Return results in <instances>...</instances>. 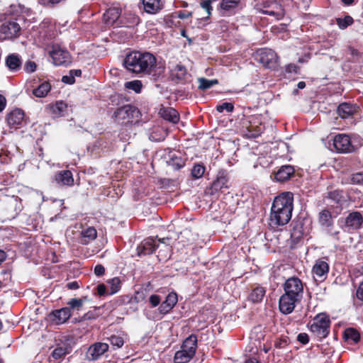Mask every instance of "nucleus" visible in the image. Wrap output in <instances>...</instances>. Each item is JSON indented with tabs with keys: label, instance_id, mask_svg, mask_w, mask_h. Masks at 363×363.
<instances>
[{
	"label": "nucleus",
	"instance_id": "1",
	"mask_svg": "<svg viewBox=\"0 0 363 363\" xmlns=\"http://www.w3.org/2000/svg\"><path fill=\"white\" fill-rule=\"evenodd\" d=\"M123 65L128 71L136 74L160 76L165 69L164 66L157 64L155 56L148 52H130L125 55Z\"/></svg>",
	"mask_w": 363,
	"mask_h": 363
},
{
	"label": "nucleus",
	"instance_id": "2",
	"mask_svg": "<svg viewBox=\"0 0 363 363\" xmlns=\"http://www.w3.org/2000/svg\"><path fill=\"white\" fill-rule=\"evenodd\" d=\"M284 294L279 297V308L282 314L291 313L303 296V283L296 277L288 278L282 285Z\"/></svg>",
	"mask_w": 363,
	"mask_h": 363
},
{
	"label": "nucleus",
	"instance_id": "3",
	"mask_svg": "<svg viewBox=\"0 0 363 363\" xmlns=\"http://www.w3.org/2000/svg\"><path fill=\"white\" fill-rule=\"evenodd\" d=\"M294 195L291 192L281 193L275 197L270 214L271 224L274 226H282L289 223L293 211Z\"/></svg>",
	"mask_w": 363,
	"mask_h": 363
},
{
	"label": "nucleus",
	"instance_id": "4",
	"mask_svg": "<svg viewBox=\"0 0 363 363\" xmlns=\"http://www.w3.org/2000/svg\"><path fill=\"white\" fill-rule=\"evenodd\" d=\"M0 208L9 217L14 218L23 209L22 200L18 196H10L0 190Z\"/></svg>",
	"mask_w": 363,
	"mask_h": 363
},
{
	"label": "nucleus",
	"instance_id": "5",
	"mask_svg": "<svg viewBox=\"0 0 363 363\" xmlns=\"http://www.w3.org/2000/svg\"><path fill=\"white\" fill-rule=\"evenodd\" d=\"M255 9L259 13L273 16L277 21L282 19L285 16L284 6L277 0H267L262 3H256Z\"/></svg>",
	"mask_w": 363,
	"mask_h": 363
},
{
	"label": "nucleus",
	"instance_id": "6",
	"mask_svg": "<svg viewBox=\"0 0 363 363\" xmlns=\"http://www.w3.org/2000/svg\"><path fill=\"white\" fill-rule=\"evenodd\" d=\"M264 126L257 117L251 116L242 119L241 130L243 135L247 138H255L259 136Z\"/></svg>",
	"mask_w": 363,
	"mask_h": 363
},
{
	"label": "nucleus",
	"instance_id": "7",
	"mask_svg": "<svg viewBox=\"0 0 363 363\" xmlns=\"http://www.w3.org/2000/svg\"><path fill=\"white\" fill-rule=\"evenodd\" d=\"M140 113L138 108L133 105L126 104L118 108L113 114L115 121L121 123H133L138 119Z\"/></svg>",
	"mask_w": 363,
	"mask_h": 363
},
{
	"label": "nucleus",
	"instance_id": "8",
	"mask_svg": "<svg viewBox=\"0 0 363 363\" xmlns=\"http://www.w3.org/2000/svg\"><path fill=\"white\" fill-rule=\"evenodd\" d=\"M330 328V320L325 313H319L314 318V322L310 325V330L320 339L325 338Z\"/></svg>",
	"mask_w": 363,
	"mask_h": 363
},
{
	"label": "nucleus",
	"instance_id": "9",
	"mask_svg": "<svg viewBox=\"0 0 363 363\" xmlns=\"http://www.w3.org/2000/svg\"><path fill=\"white\" fill-rule=\"evenodd\" d=\"M255 60L264 67L275 69L277 65V55L271 49L262 48L256 52Z\"/></svg>",
	"mask_w": 363,
	"mask_h": 363
},
{
	"label": "nucleus",
	"instance_id": "10",
	"mask_svg": "<svg viewBox=\"0 0 363 363\" xmlns=\"http://www.w3.org/2000/svg\"><path fill=\"white\" fill-rule=\"evenodd\" d=\"M229 178L226 170L221 169L218 172L216 179L213 182L209 187L205 190V194L210 196L216 195L223 189H228Z\"/></svg>",
	"mask_w": 363,
	"mask_h": 363
},
{
	"label": "nucleus",
	"instance_id": "11",
	"mask_svg": "<svg viewBox=\"0 0 363 363\" xmlns=\"http://www.w3.org/2000/svg\"><path fill=\"white\" fill-rule=\"evenodd\" d=\"M333 147L338 153H350L357 150L348 135L340 133L334 137Z\"/></svg>",
	"mask_w": 363,
	"mask_h": 363
},
{
	"label": "nucleus",
	"instance_id": "12",
	"mask_svg": "<svg viewBox=\"0 0 363 363\" xmlns=\"http://www.w3.org/2000/svg\"><path fill=\"white\" fill-rule=\"evenodd\" d=\"M21 33V26L16 21H6L0 25V38L8 40L17 38Z\"/></svg>",
	"mask_w": 363,
	"mask_h": 363
},
{
	"label": "nucleus",
	"instance_id": "13",
	"mask_svg": "<svg viewBox=\"0 0 363 363\" xmlns=\"http://www.w3.org/2000/svg\"><path fill=\"white\" fill-rule=\"evenodd\" d=\"M6 122L10 128H21L26 124L24 111L18 108L12 110L6 116Z\"/></svg>",
	"mask_w": 363,
	"mask_h": 363
},
{
	"label": "nucleus",
	"instance_id": "14",
	"mask_svg": "<svg viewBox=\"0 0 363 363\" xmlns=\"http://www.w3.org/2000/svg\"><path fill=\"white\" fill-rule=\"evenodd\" d=\"M72 312L69 308L63 307L60 309H55L50 312L48 315L49 321L56 325H62L67 323L72 317Z\"/></svg>",
	"mask_w": 363,
	"mask_h": 363
},
{
	"label": "nucleus",
	"instance_id": "15",
	"mask_svg": "<svg viewBox=\"0 0 363 363\" xmlns=\"http://www.w3.org/2000/svg\"><path fill=\"white\" fill-rule=\"evenodd\" d=\"M50 53L52 62L56 66H67L71 63L69 52L62 50L59 45H54Z\"/></svg>",
	"mask_w": 363,
	"mask_h": 363
},
{
	"label": "nucleus",
	"instance_id": "16",
	"mask_svg": "<svg viewBox=\"0 0 363 363\" xmlns=\"http://www.w3.org/2000/svg\"><path fill=\"white\" fill-rule=\"evenodd\" d=\"M291 239L293 243H298L304 235L308 234L307 228L305 227L304 219L298 218L296 220H293L291 224Z\"/></svg>",
	"mask_w": 363,
	"mask_h": 363
},
{
	"label": "nucleus",
	"instance_id": "17",
	"mask_svg": "<svg viewBox=\"0 0 363 363\" xmlns=\"http://www.w3.org/2000/svg\"><path fill=\"white\" fill-rule=\"evenodd\" d=\"M192 12L186 10H179L172 13L167 16V23L169 26L179 27L181 22L179 19L186 20L187 23H191Z\"/></svg>",
	"mask_w": 363,
	"mask_h": 363
},
{
	"label": "nucleus",
	"instance_id": "18",
	"mask_svg": "<svg viewBox=\"0 0 363 363\" xmlns=\"http://www.w3.org/2000/svg\"><path fill=\"white\" fill-rule=\"evenodd\" d=\"M325 259V257L318 259L312 268L314 277H317L320 281H323L327 278L330 270L329 264Z\"/></svg>",
	"mask_w": 363,
	"mask_h": 363
},
{
	"label": "nucleus",
	"instance_id": "19",
	"mask_svg": "<svg viewBox=\"0 0 363 363\" xmlns=\"http://www.w3.org/2000/svg\"><path fill=\"white\" fill-rule=\"evenodd\" d=\"M295 168L293 165H282L277 171L274 172V179L281 183L286 182L295 176Z\"/></svg>",
	"mask_w": 363,
	"mask_h": 363
},
{
	"label": "nucleus",
	"instance_id": "20",
	"mask_svg": "<svg viewBox=\"0 0 363 363\" xmlns=\"http://www.w3.org/2000/svg\"><path fill=\"white\" fill-rule=\"evenodd\" d=\"M121 9L118 7L108 8L103 15V20L108 26L118 28L120 20Z\"/></svg>",
	"mask_w": 363,
	"mask_h": 363
},
{
	"label": "nucleus",
	"instance_id": "21",
	"mask_svg": "<svg viewBox=\"0 0 363 363\" xmlns=\"http://www.w3.org/2000/svg\"><path fill=\"white\" fill-rule=\"evenodd\" d=\"M187 75L186 67L181 62L170 69V78L175 83H183L186 81Z\"/></svg>",
	"mask_w": 363,
	"mask_h": 363
},
{
	"label": "nucleus",
	"instance_id": "22",
	"mask_svg": "<svg viewBox=\"0 0 363 363\" xmlns=\"http://www.w3.org/2000/svg\"><path fill=\"white\" fill-rule=\"evenodd\" d=\"M158 247L155 240L147 238L143 240L137 247L138 255L145 256L152 254Z\"/></svg>",
	"mask_w": 363,
	"mask_h": 363
},
{
	"label": "nucleus",
	"instance_id": "23",
	"mask_svg": "<svg viewBox=\"0 0 363 363\" xmlns=\"http://www.w3.org/2000/svg\"><path fill=\"white\" fill-rule=\"evenodd\" d=\"M140 21L139 16L135 13L131 11H125L123 14L121 13L118 28H133L140 23Z\"/></svg>",
	"mask_w": 363,
	"mask_h": 363
},
{
	"label": "nucleus",
	"instance_id": "24",
	"mask_svg": "<svg viewBox=\"0 0 363 363\" xmlns=\"http://www.w3.org/2000/svg\"><path fill=\"white\" fill-rule=\"evenodd\" d=\"M358 108L356 104L344 102L337 106V113L342 118H349L357 113Z\"/></svg>",
	"mask_w": 363,
	"mask_h": 363
},
{
	"label": "nucleus",
	"instance_id": "25",
	"mask_svg": "<svg viewBox=\"0 0 363 363\" xmlns=\"http://www.w3.org/2000/svg\"><path fill=\"white\" fill-rule=\"evenodd\" d=\"M108 350V345L104 342H96L90 346L87 354L91 360L98 359Z\"/></svg>",
	"mask_w": 363,
	"mask_h": 363
},
{
	"label": "nucleus",
	"instance_id": "26",
	"mask_svg": "<svg viewBox=\"0 0 363 363\" xmlns=\"http://www.w3.org/2000/svg\"><path fill=\"white\" fill-rule=\"evenodd\" d=\"M145 12L149 14H156L164 8L162 0H140Z\"/></svg>",
	"mask_w": 363,
	"mask_h": 363
},
{
	"label": "nucleus",
	"instance_id": "27",
	"mask_svg": "<svg viewBox=\"0 0 363 363\" xmlns=\"http://www.w3.org/2000/svg\"><path fill=\"white\" fill-rule=\"evenodd\" d=\"M178 301L177 294L174 292L169 293L165 300L160 305L159 311L160 313L165 315L168 313L177 304Z\"/></svg>",
	"mask_w": 363,
	"mask_h": 363
},
{
	"label": "nucleus",
	"instance_id": "28",
	"mask_svg": "<svg viewBox=\"0 0 363 363\" xmlns=\"http://www.w3.org/2000/svg\"><path fill=\"white\" fill-rule=\"evenodd\" d=\"M240 4V0H222L220 4V12L223 16L234 14Z\"/></svg>",
	"mask_w": 363,
	"mask_h": 363
},
{
	"label": "nucleus",
	"instance_id": "29",
	"mask_svg": "<svg viewBox=\"0 0 363 363\" xmlns=\"http://www.w3.org/2000/svg\"><path fill=\"white\" fill-rule=\"evenodd\" d=\"M363 223V217L358 211L350 213L345 219V225L352 230L360 228Z\"/></svg>",
	"mask_w": 363,
	"mask_h": 363
},
{
	"label": "nucleus",
	"instance_id": "30",
	"mask_svg": "<svg viewBox=\"0 0 363 363\" xmlns=\"http://www.w3.org/2000/svg\"><path fill=\"white\" fill-rule=\"evenodd\" d=\"M55 180L60 186H72L74 184L73 175L69 170H62L55 174Z\"/></svg>",
	"mask_w": 363,
	"mask_h": 363
},
{
	"label": "nucleus",
	"instance_id": "31",
	"mask_svg": "<svg viewBox=\"0 0 363 363\" xmlns=\"http://www.w3.org/2000/svg\"><path fill=\"white\" fill-rule=\"evenodd\" d=\"M5 63L10 71L17 72L21 68L22 60L19 55L12 53L6 57Z\"/></svg>",
	"mask_w": 363,
	"mask_h": 363
},
{
	"label": "nucleus",
	"instance_id": "32",
	"mask_svg": "<svg viewBox=\"0 0 363 363\" xmlns=\"http://www.w3.org/2000/svg\"><path fill=\"white\" fill-rule=\"evenodd\" d=\"M266 289L260 285H257L252 288L251 292L247 296L248 301L257 303L262 302L266 294Z\"/></svg>",
	"mask_w": 363,
	"mask_h": 363
},
{
	"label": "nucleus",
	"instance_id": "33",
	"mask_svg": "<svg viewBox=\"0 0 363 363\" xmlns=\"http://www.w3.org/2000/svg\"><path fill=\"white\" fill-rule=\"evenodd\" d=\"M195 355L193 350L189 351L185 348L181 347V350L177 351L174 354V362L176 363H187L189 362Z\"/></svg>",
	"mask_w": 363,
	"mask_h": 363
},
{
	"label": "nucleus",
	"instance_id": "34",
	"mask_svg": "<svg viewBox=\"0 0 363 363\" xmlns=\"http://www.w3.org/2000/svg\"><path fill=\"white\" fill-rule=\"evenodd\" d=\"M160 114L162 118L173 123H177L179 121V115L177 111L173 108H162Z\"/></svg>",
	"mask_w": 363,
	"mask_h": 363
},
{
	"label": "nucleus",
	"instance_id": "35",
	"mask_svg": "<svg viewBox=\"0 0 363 363\" xmlns=\"http://www.w3.org/2000/svg\"><path fill=\"white\" fill-rule=\"evenodd\" d=\"M52 86L48 81L42 82L36 88L33 89V94L38 98L45 97L51 90Z\"/></svg>",
	"mask_w": 363,
	"mask_h": 363
},
{
	"label": "nucleus",
	"instance_id": "36",
	"mask_svg": "<svg viewBox=\"0 0 363 363\" xmlns=\"http://www.w3.org/2000/svg\"><path fill=\"white\" fill-rule=\"evenodd\" d=\"M325 198L330 200L334 204L340 206L345 201L343 191L340 189L328 191Z\"/></svg>",
	"mask_w": 363,
	"mask_h": 363
},
{
	"label": "nucleus",
	"instance_id": "37",
	"mask_svg": "<svg viewBox=\"0 0 363 363\" xmlns=\"http://www.w3.org/2000/svg\"><path fill=\"white\" fill-rule=\"evenodd\" d=\"M343 337L345 341L356 344L360 340V334L357 329L348 328L345 330Z\"/></svg>",
	"mask_w": 363,
	"mask_h": 363
},
{
	"label": "nucleus",
	"instance_id": "38",
	"mask_svg": "<svg viewBox=\"0 0 363 363\" xmlns=\"http://www.w3.org/2000/svg\"><path fill=\"white\" fill-rule=\"evenodd\" d=\"M319 223L324 227H331L333 225V220L330 211L328 209L322 210L318 215Z\"/></svg>",
	"mask_w": 363,
	"mask_h": 363
},
{
	"label": "nucleus",
	"instance_id": "39",
	"mask_svg": "<svg viewBox=\"0 0 363 363\" xmlns=\"http://www.w3.org/2000/svg\"><path fill=\"white\" fill-rule=\"evenodd\" d=\"M82 244H87L90 241L94 240L97 236L96 230L94 227H89L83 230L81 233Z\"/></svg>",
	"mask_w": 363,
	"mask_h": 363
},
{
	"label": "nucleus",
	"instance_id": "40",
	"mask_svg": "<svg viewBox=\"0 0 363 363\" xmlns=\"http://www.w3.org/2000/svg\"><path fill=\"white\" fill-rule=\"evenodd\" d=\"M182 346L189 351L193 350L195 354L197 348V336L194 334L190 335L184 340Z\"/></svg>",
	"mask_w": 363,
	"mask_h": 363
},
{
	"label": "nucleus",
	"instance_id": "41",
	"mask_svg": "<svg viewBox=\"0 0 363 363\" xmlns=\"http://www.w3.org/2000/svg\"><path fill=\"white\" fill-rule=\"evenodd\" d=\"M206 167L203 163H195L191 169V175L194 179H200L203 177Z\"/></svg>",
	"mask_w": 363,
	"mask_h": 363
},
{
	"label": "nucleus",
	"instance_id": "42",
	"mask_svg": "<svg viewBox=\"0 0 363 363\" xmlns=\"http://www.w3.org/2000/svg\"><path fill=\"white\" fill-rule=\"evenodd\" d=\"M199 84L198 86L199 89L202 90V91H206V90L210 89L211 87H212L213 85L218 84V80L216 79H208L201 77V78L199 79Z\"/></svg>",
	"mask_w": 363,
	"mask_h": 363
},
{
	"label": "nucleus",
	"instance_id": "43",
	"mask_svg": "<svg viewBox=\"0 0 363 363\" xmlns=\"http://www.w3.org/2000/svg\"><path fill=\"white\" fill-rule=\"evenodd\" d=\"M174 169L178 170L185 166V160L180 156L172 155L168 162Z\"/></svg>",
	"mask_w": 363,
	"mask_h": 363
},
{
	"label": "nucleus",
	"instance_id": "44",
	"mask_svg": "<svg viewBox=\"0 0 363 363\" xmlns=\"http://www.w3.org/2000/svg\"><path fill=\"white\" fill-rule=\"evenodd\" d=\"M335 21L339 28L341 30L347 28L354 23L352 17L349 15L345 16L343 18H337Z\"/></svg>",
	"mask_w": 363,
	"mask_h": 363
},
{
	"label": "nucleus",
	"instance_id": "45",
	"mask_svg": "<svg viewBox=\"0 0 363 363\" xmlns=\"http://www.w3.org/2000/svg\"><path fill=\"white\" fill-rule=\"evenodd\" d=\"M107 283L110 286L109 295L117 293L121 289V281L118 277L111 279Z\"/></svg>",
	"mask_w": 363,
	"mask_h": 363
},
{
	"label": "nucleus",
	"instance_id": "46",
	"mask_svg": "<svg viewBox=\"0 0 363 363\" xmlns=\"http://www.w3.org/2000/svg\"><path fill=\"white\" fill-rule=\"evenodd\" d=\"M67 354V351L66 347H57L52 352L50 356V361H52L50 358H53L55 360H60L62 358H63Z\"/></svg>",
	"mask_w": 363,
	"mask_h": 363
},
{
	"label": "nucleus",
	"instance_id": "47",
	"mask_svg": "<svg viewBox=\"0 0 363 363\" xmlns=\"http://www.w3.org/2000/svg\"><path fill=\"white\" fill-rule=\"evenodd\" d=\"M82 301L79 298H73L69 299V301L67 302V306H66L70 312L72 311H80L83 307Z\"/></svg>",
	"mask_w": 363,
	"mask_h": 363
},
{
	"label": "nucleus",
	"instance_id": "48",
	"mask_svg": "<svg viewBox=\"0 0 363 363\" xmlns=\"http://www.w3.org/2000/svg\"><path fill=\"white\" fill-rule=\"evenodd\" d=\"M125 87L128 89L133 90L135 93H140L141 91L143 84L140 80H133L125 82Z\"/></svg>",
	"mask_w": 363,
	"mask_h": 363
},
{
	"label": "nucleus",
	"instance_id": "49",
	"mask_svg": "<svg viewBox=\"0 0 363 363\" xmlns=\"http://www.w3.org/2000/svg\"><path fill=\"white\" fill-rule=\"evenodd\" d=\"M100 307H94V310H90L85 313L82 315V319L85 320V321L96 319L100 315V313L98 311Z\"/></svg>",
	"mask_w": 363,
	"mask_h": 363
},
{
	"label": "nucleus",
	"instance_id": "50",
	"mask_svg": "<svg viewBox=\"0 0 363 363\" xmlns=\"http://www.w3.org/2000/svg\"><path fill=\"white\" fill-rule=\"evenodd\" d=\"M108 340L111 345L116 348L122 347L125 342L123 337L116 335H112Z\"/></svg>",
	"mask_w": 363,
	"mask_h": 363
},
{
	"label": "nucleus",
	"instance_id": "51",
	"mask_svg": "<svg viewBox=\"0 0 363 363\" xmlns=\"http://www.w3.org/2000/svg\"><path fill=\"white\" fill-rule=\"evenodd\" d=\"M216 110L218 113H223L224 111H226L228 113H231L234 110V105L233 103L224 102L221 104L217 105Z\"/></svg>",
	"mask_w": 363,
	"mask_h": 363
},
{
	"label": "nucleus",
	"instance_id": "52",
	"mask_svg": "<svg viewBox=\"0 0 363 363\" xmlns=\"http://www.w3.org/2000/svg\"><path fill=\"white\" fill-rule=\"evenodd\" d=\"M67 108V105L62 101H56V103L52 106V110L55 113H61L65 111Z\"/></svg>",
	"mask_w": 363,
	"mask_h": 363
},
{
	"label": "nucleus",
	"instance_id": "53",
	"mask_svg": "<svg viewBox=\"0 0 363 363\" xmlns=\"http://www.w3.org/2000/svg\"><path fill=\"white\" fill-rule=\"evenodd\" d=\"M350 182L354 184H363V171L352 174Z\"/></svg>",
	"mask_w": 363,
	"mask_h": 363
},
{
	"label": "nucleus",
	"instance_id": "54",
	"mask_svg": "<svg viewBox=\"0 0 363 363\" xmlns=\"http://www.w3.org/2000/svg\"><path fill=\"white\" fill-rule=\"evenodd\" d=\"M23 68L27 73H32L36 70L37 65L34 61L28 60L24 64Z\"/></svg>",
	"mask_w": 363,
	"mask_h": 363
},
{
	"label": "nucleus",
	"instance_id": "55",
	"mask_svg": "<svg viewBox=\"0 0 363 363\" xmlns=\"http://www.w3.org/2000/svg\"><path fill=\"white\" fill-rule=\"evenodd\" d=\"M96 294L99 296H105L109 295V291L107 290L104 284H99L96 288Z\"/></svg>",
	"mask_w": 363,
	"mask_h": 363
},
{
	"label": "nucleus",
	"instance_id": "56",
	"mask_svg": "<svg viewBox=\"0 0 363 363\" xmlns=\"http://www.w3.org/2000/svg\"><path fill=\"white\" fill-rule=\"evenodd\" d=\"M288 344H289L288 338L285 337H281L279 340H277L274 343V346L277 348L281 349V348H285L288 345Z\"/></svg>",
	"mask_w": 363,
	"mask_h": 363
},
{
	"label": "nucleus",
	"instance_id": "57",
	"mask_svg": "<svg viewBox=\"0 0 363 363\" xmlns=\"http://www.w3.org/2000/svg\"><path fill=\"white\" fill-rule=\"evenodd\" d=\"M150 303L151 304L152 307H156L158 305H160L161 301V298L159 295L157 294H152L149 298Z\"/></svg>",
	"mask_w": 363,
	"mask_h": 363
},
{
	"label": "nucleus",
	"instance_id": "58",
	"mask_svg": "<svg viewBox=\"0 0 363 363\" xmlns=\"http://www.w3.org/2000/svg\"><path fill=\"white\" fill-rule=\"evenodd\" d=\"M215 0H203L201 1V6L204 9L208 14L211 13L212 10L211 3Z\"/></svg>",
	"mask_w": 363,
	"mask_h": 363
},
{
	"label": "nucleus",
	"instance_id": "59",
	"mask_svg": "<svg viewBox=\"0 0 363 363\" xmlns=\"http://www.w3.org/2000/svg\"><path fill=\"white\" fill-rule=\"evenodd\" d=\"M297 340L303 345H306L309 342V337L305 333H299L297 336Z\"/></svg>",
	"mask_w": 363,
	"mask_h": 363
},
{
	"label": "nucleus",
	"instance_id": "60",
	"mask_svg": "<svg viewBox=\"0 0 363 363\" xmlns=\"http://www.w3.org/2000/svg\"><path fill=\"white\" fill-rule=\"evenodd\" d=\"M62 82L67 84H73L75 82V78L69 72V75H65L62 77Z\"/></svg>",
	"mask_w": 363,
	"mask_h": 363
},
{
	"label": "nucleus",
	"instance_id": "61",
	"mask_svg": "<svg viewBox=\"0 0 363 363\" xmlns=\"http://www.w3.org/2000/svg\"><path fill=\"white\" fill-rule=\"evenodd\" d=\"M94 274L97 277L103 276L105 274V268L102 264H96L94 267Z\"/></svg>",
	"mask_w": 363,
	"mask_h": 363
},
{
	"label": "nucleus",
	"instance_id": "62",
	"mask_svg": "<svg viewBox=\"0 0 363 363\" xmlns=\"http://www.w3.org/2000/svg\"><path fill=\"white\" fill-rule=\"evenodd\" d=\"M299 69L298 66L295 64H289L286 66L285 71L288 73H297Z\"/></svg>",
	"mask_w": 363,
	"mask_h": 363
},
{
	"label": "nucleus",
	"instance_id": "63",
	"mask_svg": "<svg viewBox=\"0 0 363 363\" xmlns=\"http://www.w3.org/2000/svg\"><path fill=\"white\" fill-rule=\"evenodd\" d=\"M110 99H111L112 104H116V105H119L120 101H123L124 98L122 96V95L115 94V95L111 96Z\"/></svg>",
	"mask_w": 363,
	"mask_h": 363
},
{
	"label": "nucleus",
	"instance_id": "64",
	"mask_svg": "<svg viewBox=\"0 0 363 363\" xmlns=\"http://www.w3.org/2000/svg\"><path fill=\"white\" fill-rule=\"evenodd\" d=\"M357 298L363 301V281L360 283L356 292Z\"/></svg>",
	"mask_w": 363,
	"mask_h": 363
}]
</instances>
